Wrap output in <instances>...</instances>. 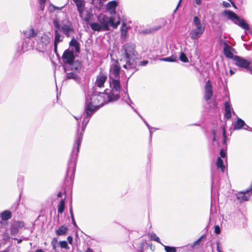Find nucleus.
Segmentation results:
<instances>
[{
  "mask_svg": "<svg viewBox=\"0 0 252 252\" xmlns=\"http://www.w3.org/2000/svg\"><path fill=\"white\" fill-rule=\"evenodd\" d=\"M36 40V44H34L36 49L39 52H44L46 50L50 43V37L46 34L39 33Z\"/></svg>",
  "mask_w": 252,
  "mask_h": 252,
  "instance_id": "nucleus-7",
  "label": "nucleus"
},
{
  "mask_svg": "<svg viewBox=\"0 0 252 252\" xmlns=\"http://www.w3.org/2000/svg\"><path fill=\"white\" fill-rule=\"evenodd\" d=\"M215 232L217 234H219L220 233V229L219 225H215Z\"/></svg>",
  "mask_w": 252,
  "mask_h": 252,
  "instance_id": "nucleus-45",
  "label": "nucleus"
},
{
  "mask_svg": "<svg viewBox=\"0 0 252 252\" xmlns=\"http://www.w3.org/2000/svg\"><path fill=\"white\" fill-rule=\"evenodd\" d=\"M213 95L212 86L210 82L208 81L205 86V96L206 101L209 100Z\"/></svg>",
  "mask_w": 252,
  "mask_h": 252,
  "instance_id": "nucleus-13",
  "label": "nucleus"
},
{
  "mask_svg": "<svg viewBox=\"0 0 252 252\" xmlns=\"http://www.w3.org/2000/svg\"><path fill=\"white\" fill-rule=\"evenodd\" d=\"M196 4L197 5H200L201 3V0H194Z\"/></svg>",
  "mask_w": 252,
  "mask_h": 252,
  "instance_id": "nucleus-56",
  "label": "nucleus"
},
{
  "mask_svg": "<svg viewBox=\"0 0 252 252\" xmlns=\"http://www.w3.org/2000/svg\"><path fill=\"white\" fill-rule=\"evenodd\" d=\"M55 32V40H54V51L55 52H57V46L58 43L61 42L63 40V36H62L60 33L59 32V31H57L56 29H54Z\"/></svg>",
  "mask_w": 252,
  "mask_h": 252,
  "instance_id": "nucleus-17",
  "label": "nucleus"
},
{
  "mask_svg": "<svg viewBox=\"0 0 252 252\" xmlns=\"http://www.w3.org/2000/svg\"><path fill=\"white\" fill-rule=\"evenodd\" d=\"M90 27L94 31L99 32L103 31V28L100 23H93L90 24Z\"/></svg>",
  "mask_w": 252,
  "mask_h": 252,
  "instance_id": "nucleus-27",
  "label": "nucleus"
},
{
  "mask_svg": "<svg viewBox=\"0 0 252 252\" xmlns=\"http://www.w3.org/2000/svg\"><path fill=\"white\" fill-rule=\"evenodd\" d=\"M180 60L183 63L189 62L188 58L187 56L183 52H181L179 56Z\"/></svg>",
  "mask_w": 252,
  "mask_h": 252,
  "instance_id": "nucleus-35",
  "label": "nucleus"
},
{
  "mask_svg": "<svg viewBox=\"0 0 252 252\" xmlns=\"http://www.w3.org/2000/svg\"><path fill=\"white\" fill-rule=\"evenodd\" d=\"M81 18L86 22H89L92 18L93 15L89 11H85L82 12V15H79Z\"/></svg>",
  "mask_w": 252,
  "mask_h": 252,
  "instance_id": "nucleus-24",
  "label": "nucleus"
},
{
  "mask_svg": "<svg viewBox=\"0 0 252 252\" xmlns=\"http://www.w3.org/2000/svg\"><path fill=\"white\" fill-rule=\"evenodd\" d=\"M138 115H139V116L141 118V119L143 121L144 123L145 124V125H146V126H147L148 128L149 129V131H150V138H151L152 137V130L154 129V130H155L156 128H154V127H151L147 123V122L142 118V117L139 114H138Z\"/></svg>",
  "mask_w": 252,
  "mask_h": 252,
  "instance_id": "nucleus-32",
  "label": "nucleus"
},
{
  "mask_svg": "<svg viewBox=\"0 0 252 252\" xmlns=\"http://www.w3.org/2000/svg\"><path fill=\"white\" fill-rule=\"evenodd\" d=\"M222 4L224 7H229L230 6L229 3L228 2L223 1Z\"/></svg>",
  "mask_w": 252,
  "mask_h": 252,
  "instance_id": "nucleus-49",
  "label": "nucleus"
},
{
  "mask_svg": "<svg viewBox=\"0 0 252 252\" xmlns=\"http://www.w3.org/2000/svg\"><path fill=\"white\" fill-rule=\"evenodd\" d=\"M204 235H202L201 237H200L199 239H198L196 241L194 242L192 244L191 247L192 248H194V246H195L197 245H198L199 242L201 241V239L203 238Z\"/></svg>",
  "mask_w": 252,
  "mask_h": 252,
  "instance_id": "nucleus-39",
  "label": "nucleus"
},
{
  "mask_svg": "<svg viewBox=\"0 0 252 252\" xmlns=\"http://www.w3.org/2000/svg\"><path fill=\"white\" fill-rule=\"evenodd\" d=\"M3 237L4 238L8 239L9 238L8 233L7 232H4L3 233Z\"/></svg>",
  "mask_w": 252,
  "mask_h": 252,
  "instance_id": "nucleus-55",
  "label": "nucleus"
},
{
  "mask_svg": "<svg viewBox=\"0 0 252 252\" xmlns=\"http://www.w3.org/2000/svg\"><path fill=\"white\" fill-rule=\"evenodd\" d=\"M222 130H223L222 135L223 137V143L225 144L226 136V131H225V128L224 127H222Z\"/></svg>",
  "mask_w": 252,
  "mask_h": 252,
  "instance_id": "nucleus-42",
  "label": "nucleus"
},
{
  "mask_svg": "<svg viewBox=\"0 0 252 252\" xmlns=\"http://www.w3.org/2000/svg\"><path fill=\"white\" fill-rule=\"evenodd\" d=\"M23 225V223L21 221H17L12 224L10 227V233L12 235H16L18 231L19 228Z\"/></svg>",
  "mask_w": 252,
  "mask_h": 252,
  "instance_id": "nucleus-19",
  "label": "nucleus"
},
{
  "mask_svg": "<svg viewBox=\"0 0 252 252\" xmlns=\"http://www.w3.org/2000/svg\"><path fill=\"white\" fill-rule=\"evenodd\" d=\"M181 0H179V2H178V5H177V7H176V9H175V10L174 12H175V11L177 10V9L178 8V7H179V5H180V3H181Z\"/></svg>",
  "mask_w": 252,
  "mask_h": 252,
  "instance_id": "nucleus-58",
  "label": "nucleus"
},
{
  "mask_svg": "<svg viewBox=\"0 0 252 252\" xmlns=\"http://www.w3.org/2000/svg\"><path fill=\"white\" fill-rule=\"evenodd\" d=\"M162 245L164 247L166 252H177L175 247L165 246L163 244H162Z\"/></svg>",
  "mask_w": 252,
  "mask_h": 252,
  "instance_id": "nucleus-34",
  "label": "nucleus"
},
{
  "mask_svg": "<svg viewBox=\"0 0 252 252\" xmlns=\"http://www.w3.org/2000/svg\"><path fill=\"white\" fill-rule=\"evenodd\" d=\"M114 91H110L109 93L107 92V90L104 91L105 94L106 104L109 102H112L117 101L120 98L119 93H115Z\"/></svg>",
  "mask_w": 252,
  "mask_h": 252,
  "instance_id": "nucleus-10",
  "label": "nucleus"
},
{
  "mask_svg": "<svg viewBox=\"0 0 252 252\" xmlns=\"http://www.w3.org/2000/svg\"><path fill=\"white\" fill-rule=\"evenodd\" d=\"M69 213H70V215L73 214L72 209L71 208H70L69 209Z\"/></svg>",
  "mask_w": 252,
  "mask_h": 252,
  "instance_id": "nucleus-64",
  "label": "nucleus"
},
{
  "mask_svg": "<svg viewBox=\"0 0 252 252\" xmlns=\"http://www.w3.org/2000/svg\"><path fill=\"white\" fill-rule=\"evenodd\" d=\"M97 20L103 28V31H107L109 30V26H111L113 29H116L120 24L121 21L120 17L116 22H115V19L113 16L108 17L104 14H100Z\"/></svg>",
  "mask_w": 252,
  "mask_h": 252,
  "instance_id": "nucleus-5",
  "label": "nucleus"
},
{
  "mask_svg": "<svg viewBox=\"0 0 252 252\" xmlns=\"http://www.w3.org/2000/svg\"><path fill=\"white\" fill-rule=\"evenodd\" d=\"M225 107V117L227 119H230L231 117V107L230 103L226 101L224 103Z\"/></svg>",
  "mask_w": 252,
  "mask_h": 252,
  "instance_id": "nucleus-26",
  "label": "nucleus"
},
{
  "mask_svg": "<svg viewBox=\"0 0 252 252\" xmlns=\"http://www.w3.org/2000/svg\"><path fill=\"white\" fill-rule=\"evenodd\" d=\"M0 217L2 220L0 221V223L2 225H4L5 224L2 222V220L6 221L10 219L12 217V213L8 210H5L1 213Z\"/></svg>",
  "mask_w": 252,
  "mask_h": 252,
  "instance_id": "nucleus-21",
  "label": "nucleus"
},
{
  "mask_svg": "<svg viewBox=\"0 0 252 252\" xmlns=\"http://www.w3.org/2000/svg\"><path fill=\"white\" fill-rule=\"evenodd\" d=\"M53 23L57 31L62 32L67 37L71 36L74 32L72 23L69 20L67 14L65 12H59Z\"/></svg>",
  "mask_w": 252,
  "mask_h": 252,
  "instance_id": "nucleus-3",
  "label": "nucleus"
},
{
  "mask_svg": "<svg viewBox=\"0 0 252 252\" xmlns=\"http://www.w3.org/2000/svg\"><path fill=\"white\" fill-rule=\"evenodd\" d=\"M46 0H39V2L42 3H45Z\"/></svg>",
  "mask_w": 252,
  "mask_h": 252,
  "instance_id": "nucleus-62",
  "label": "nucleus"
},
{
  "mask_svg": "<svg viewBox=\"0 0 252 252\" xmlns=\"http://www.w3.org/2000/svg\"><path fill=\"white\" fill-rule=\"evenodd\" d=\"M222 14L244 30L248 31L250 29L249 24L243 19H241L238 17L234 12L229 10H225L223 11Z\"/></svg>",
  "mask_w": 252,
  "mask_h": 252,
  "instance_id": "nucleus-6",
  "label": "nucleus"
},
{
  "mask_svg": "<svg viewBox=\"0 0 252 252\" xmlns=\"http://www.w3.org/2000/svg\"><path fill=\"white\" fill-rule=\"evenodd\" d=\"M135 45L131 42L124 44L118 52L119 58L114 60L109 69L110 78H120L121 66L131 74L139 69L137 67L138 53Z\"/></svg>",
  "mask_w": 252,
  "mask_h": 252,
  "instance_id": "nucleus-2",
  "label": "nucleus"
},
{
  "mask_svg": "<svg viewBox=\"0 0 252 252\" xmlns=\"http://www.w3.org/2000/svg\"><path fill=\"white\" fill-rule=\"evenodd\" d=\"M128 101H127V102H126V104H127L128 105H129V106L131 107V108H132L133 110H134V111L136 113L138 114V112L136 111V110H135V109H134V108L131 106V104L133 103V102H132V101H131V99H130V97H128Z\"/></svg>",
  "mask_w": 252,
  "mask_h": 252,
  "instance_id": "nucleus-43",
  "label": "nucleus"
},
{
  "mask_svg": "<svg viewBox=\"0 0 252 252\" xmlns=\"http://www.w3.org/2000/svg\"><path fill=\"white\" fill-rule=\"evenodd\" d=\"M70 47H73L76 52L79 53L80 51L79 44L77 41L73 37L69 42Z\"/></svg>",
  "mask_w": 252,
  "mask_h": 252,
  "instance_id": "nucleus-25",
  "label": "nucleus"
},
{
  "mask_svg": "<svg viewBox=\"0 0 252 252\" xmlns=\"http://www.w3.org/2000/svg\"><path fill=\"white\" fill-rule=\"evenodd\" d=\"M150 237L151 238L152 240H154L156 242H157L159 243H160V244H162L161 242H160V239L157 236V235L154 233H152L150 234Z\"/></svg>",
  "mask_w": 252,
  "mask_h": 252,
  "instance_id": "nucleus-37",
  "label": "nucleus"
},
{
  "mask_svg": "<svg viewBox=\"0 0 252 252\" xmlns=\"http://www.w3.org/2000/svg\"><path fill=\"white\" fill-rule=\"evenodd\" d=\"M149 63L147 60H144L140 62L138 64L137 63V67L139 68V66H145Z\"/></svg>",
  "mask_w": 252,
  "mask_h": 252,
  "instance_id": "nucleus-40",
  "label": "nucleus"
},
{
  "mask_svg": "<svg viewBox=\"0 0 252 252\" xmlns=\"http://www.w3.org/2000/svg\"><path fill=\"white\" fill-rule=\"evenodd\" d=\"M64 199H62L60 202L58 207V212L59 213L62 214L64 211L65 205Z\"/></svg>",
  "mask_w": 252,
  "mask_h": 252,
  "instance_id": "nucleus-30",
  "label": "nucleus"
},
{
  "mask_svg": "<svg viewBox=\"0 0 252 252\" xmlns=\"http://www.w3.org/2000/svg\"><path fill=\"white\" fill-rule=\"evenodd\" d=\"M128 97H129V95L127 93V91H126L125 92V96H123L122 100L124 101L126 103L128 101Z\"/></svg>",
  "mask_w": 252,
  "mask_h": 252,
  "instance_id": "nucleus-41",
  "label": "nucleus"
},
{
  "mask_svg": "<svg viewBox=\"0 0 252 252\" xmlns=\"http://www.w3.org/2000/svg\"><path fill=\"white\" fill-rule=\"evenodd\" d=\"M75 3L79 15H82L85 7V2L84 0H72Z\"/></svg>",
  "mask_w": 252,
  "mask_h": 252,
  "instance_id": "nucleus-16",
  "label": "nucleus"
},
{
  "mask_svg": "<svg viewBox=\"0 0 252 252\" xmlns=\"http://www.w3.org/2000/svg\"><path fill=\"white\" fill-rule=\"evenodd\" d=\"M23 33L25 37V39L22 45L21 50L23 52H25L34 47V42L32 40V38L34 37L37 38L38 34L32 27L25 31H23Z\"/></svg>",
  "mask_w": 252,
  "mask_h": 252,
  "instance_id": "nucleus-4",
  "label": "nucleus"
},
{
  "mask_svg": "<svg viewBox=\"0 0 252 252\" xmlns=\"http://www.w3.org/2000/svg\"><path fill=\"white\" fill-rule=\"evenodd\" d=\"M117 5L118 2L116 0H112L109 2L106 5L107 11L111 14H115Z\"/></svg>",
  "mask_w": 252,
  "mask_h": 252,
  "instance_id": "nucleus-18",
  "label": "nucleus"
},
{
  "mask_svg": "<svg viewBox=\"0 0 252 252\" xmlns=\"http://www.w3.org/2000/svg\"><path fill=\"white\" fill-rule=\"evenodd\" d=\"M107 77L104 74H100L97 77L95 82V86L99 88H102L104 87Z\"/></svg>",
  "mask_w": 252,
  "mask_h": 252,
  "instance_id": "nucleus-14",
  "label": "nucleus"
},
{
  "mask_svg": "<svg viewBox=\"0 0 252 252\" xmlns=\"http://www.w3.org/2000/svg\"><path fill=\"white\" fill-rule=\"evenodd\" d=\"M60 245L62 248H64V249H68L67 243L65 241H60Z\"/></svg>",
  "mask_w": 252,
  "mask_h": 252,
  "instance_id": "nucleus-38",
  "label": "nucleus"
},
{
  "mask_svg": "<svg viewBox=\"0 0 252 252\" xmlns=\"http://www.w3.org/2000/svg\"><path fill=\"white\" fill-rule=\"evenodd\" d=\"M229 72L231 76L233 75L235 73L234 71H233L232 69H230Z\"/></svg>",
  "mask_w": 252,
  "mask_h": 252,
  "instance_id": "nucleus-60",
  "label": "nucleus"
},
{
  "mask_svg": "<svg viewBox=\"0 0 252 252\" xmlns=\"http://www.w3.org/2000/svg\"><path fill=\"white\" fill-rule=\"evenodd\" d=\"M56 243H57V240L56 239H54V240L52 242V245L53 247V249L55 251H56Z\"/></svg>",
  "mask_w": 252,
  "mask_h": 252,
  "instance_id": "nucleus-46",
  "label": "nucleus"
},
{
  "mask_svg": "<svg viewBox=\"0 0 252 252\" xmlns=\"http://www.w3.org/2000/svg\"><path fill=\"white\" fill-rule=\"evenodd\" d=\"M85 252H94L90 248H88Z\"/></svg>",
  "mask_w": 252,
  "mask_h": 252,
  "instance_id": "nucleus-57",
  "label": "nucleus"
},
{
  "mask_svg": "<svg viewBox=\"0 0 252 252\" xmlns=\"http://www.w3.org/2000/svg\"><path fill=\"white\" fill-rule=\"evenodd\" d=\"M216 165L218 169H220L223 173L224 172L225 166L223 165L222 159L220 157H218L217 158Z\"/></svg>",
  "mask_w": 252,
  "mask_h": 252,
  "instance_id": "nucleus-28",
  "label": "nucleus"
},
{
  "mask_svg": "<svg viewBox=\"0 0 252 252\" xmlns=\"http://www.w3.org/2000/svg\"><path fill=\"white\" fill-rule=\"evenodd\" d=\"M128 101H127V102H126V104H127L128 105H129V106L131 107V108H132L133 110H134V111L136 113L138 114V112L136 111V110H135V109H134V108L131 106V104L133 103V102H132V101H131V99H130V97H128Z\"/></svg>",
  "mask_w": 252,
  "mask_h": 252,
  "instance_id": "nucleus-44",
  "label": "nucleus"
},
{
  "mask_svg": "<svg viewBox=\"0 0 252 252\" xmlns=\"http://www.w3.org/2000/svg\"><path fill=\"white\" fill-rule=\"evenodd\" d=\"M245 122L241 119L238 118L236 123L234 125V129L235 130H239L245 126Z\"/></svg>",
  "mask_w": 252,
  "mask_h": 252,
  "instance_id": "nucleus-23",
  "label": "nucleus"
},
{
  "mask_svg": "<svg viewBox=\"0 0 252 252\" xmlns=\"http://www.w3.org/2000/svg\"><path fill=\"white\" fill-rule=\"evenodd\" d=\"M128 29V27L126 26V24L123 22L121 29V39L123 41L126 40Z\"/></svg>",
  "mask_w": 252,
  "mask_h": 252,
  "instance_id": "nucleus-20",
  "label": "nucleus"
},
{
  "mask_svg": "<svg viewBox=\"0 0 252 252\" xmlns=\"http://www.w3.org/2000/svg\"><path fill=\"white\" fill-rule=\"evenodd\" d=\"M138 115H139V116L141 118V119L143 121L144 123L145 124V125H146V126H147L148 128L149 129V131H150V138H151L152 137V130L154 129V130H155L156 128H154V127H151L147 123V122L142 118V117L139 114H138Z\"/></svg>",
  "mask_w": 252,
  "mask_h": 252,
  "instance_id": "nucleus-33",
  "label": "nucleus"
},
{
  "mask_svg": "<svg viewBox=\"0 0 252 252\" xmlns=\"http://www.w3.org/2000/svg\"><path fill=\"white\" fill-rule=\"evenodd\" d=\"M75 57L72 51L66 50L62 56L63 62L69 65H71L74 60Z\"/></svg>",
  "mask_w": 252,
  "mask_h": 252,
  "instance_id": "nucleus-9",
  "label": "nucleus"
},
{
  "mask_svg": "<svg viewBox=\"0 0 252 252\" xmlns=\"http://www.w3.org/2000/svg\"><path fill=\"white\" fill-rule=\"evenodd\" d=\"M205 29H203L195 28L192 29L189 33L190 38L193 40L197 39L202 35Z\"/></svg>",
  "mask_w": 252,
  "mask_h": 252,
  "instance_id": "nucleus-15",
  "label": "nucleus"
},
{
  "mask_svg": "<svg viewBox=\"0 0 252 252\" xmlns=\"http://www.w3.org/2000/svg\"><path fill=\"white\" fill-rule=\"evenodd\" d=\"M62 196V193L61 192H60L58 193L57 196L58 197H61Z\"/></svg>",
  "mask_w": 252,
  "mask_h": 252,
  "instance_id": "nucleus-61",
  "label": "nucleus"
},
{
  "mask_svg": "<svg viewBox=\"0 0 252 252\" xmlns=\"http://www.w3.org/2000/svg\"><path fill=\"white\" fill-rule=\"evenodd\" d=\"M52 5L53 7L54 10H61L64 7V6L59 7L54 6L53 5Z\"/></svg>",
  "mask_w": 252,
  "mask_h": 252,
  "instance_id": "nucleus-52",
  "label": "nucleus"
},
{
  "mask_svg": "<svg viewBox=\"0 0 252 252\" xmlns=\"http://www.w3.org/2000/svg\"><path fill=\"white\" fill-rule=\"evenodd\" d=\"M67 239V241H68V243L69 244H72V237L71 236H68Z\"/></svg>",
  "mask_w": 252,
  "mask_h": 252,
  "instance_id": "nucleus-54",
  "label": "nucleus"
},
{
  "mask_svg": "<svg viewBox=\"0 0 252 252\" xmlns=\"http://www.w3.org/2000/svg\"><path fill=\"white\" fill-rule=\"evenodd\" d=\"M77 77L78 75L73 72H69L66 74V78L69 79H72L76 80L77 79Z\"/></svg>",
  "mask_w": 252,
  "mask_h": 252,
  "instance_id": "nucleus-36",
  "label": "nucleus"
},
{
  "mask_svg": "<svg viewBox=\"0 0 252 252\" xmlns=\"http://www.w3.org/2000/svg\"><path fill=\"white\" fill-rule=\"evenodd\" d=\"M223 45V51L225 56L227 58L233 60L234 56L233 55L232 52H234L235 49L226 42L224 43Z\"/></svg>",
  "mask_w": 252,
  "mask_h": 252,
  "instance_id": "nucleus-12",
  "label": "nucleus"
},
{
  "mask_svg": "<svg viewBox=\"0 0 252 252\" xmlns=\"http://www.w3.org/2000/svg\"><path fill=\"white\" fill-rule=\"evenodd\" d=\"M217 252H222L221 250L220 247V243L219 242L217 243Z\"/></svg>",
  "mask_w": 252,
  "mask_h": 252,
  "instance_id": "nucleus-48",
  "label": "nucleus"
},
{
  "mask_svg": "<svg viewBox=\"0 0 252 252\" xmlns=\"http://www.w3.org/2000/svg\"><path fill=\"white\" fill-rule=\"evenodd\" d=\"M67 230V227L62 225L56 230V234L59 236L63 235L66 233Z\"/></svg>",
  "mask_w": 252,
  "mask_h": 252,
  "instance_id": "nucleus-29",
  "label": "nucleus"
},
{
  "mask_svg": "<svg viewBox=\"0 0 252 252\" xmlns=\"http://www.w3.org/2000/svg\"><path fill=\"white\" fill-rule=\"evenodd\" d=\"M193 24L195 26V28L205 29V27L203 24L201 23V21L198 16H194L193 20Z\"/></svg>",
  "mask_w": 252,
  "mask_h": 252,
  "instance_id": "nucleus-22",
  "label": "nucleus"
},
{
  "mask_svg": "<svg viewBox=\"0 0 252 252\" xmlns=\"http://www.w3.org/2000/svg\"><path fill=\"white\" fill-rule=\"evenodd\" d=\"M120 78H110V86L111 91L119 93L121 86L120 83Z\"/></svg>",
  "mask_w": 252,
  "mask_h": 252,
  "instance_id": "nucleus-11",
  "label": "nucleus"
},
{
  "mask_svg": "<svg viewBox=\"0 0 252 252\" xmlns=\"http://www.w3.org/2000/svg\"><path fill=\"white\" fill-rule=\"evenodd\" d=\"M233 60L234 62V64L239 67L247 69L251 64L250 61L237 55L234 56V58Z\"/></svg>",
  "mask_w": 252,
  "mask_h": 252,
  "instance_id": "nucleus-8",
  "label": "nucleus"
},
{
  "mask_svg": "<svg viewBox=\"0 0 252 252\" xmlns=\"http://www.w3.org/2000/svg\"><path fill=\"white\" fill-rule=\"evenodd\" d=\"M44 7H45V3H40L39 11H41V12H42L44 9Z\"/></svg>",
  "mask_w": 252,
  "mask_h": 252,
  "instance_id": "nucleus-47",
  "label": "nucleus"
},
{
  "mask_svg": "<svg viewBox=\"0 0 252 252\" xmlns=\"http://www.w3.org/2000/svg\"><path fill=\"white\" fill-rule=\"evenodd\" d=\"M212 133H213V141L214 142L216 140V131L214 130H213L212 131Z\"/></svg>",
  "mask_w": 252,
  "mask_h": 252,
  "instance_id": "nucleus-51",
  "label": "nucleus"
},
{
  "mask_svg": "<svg viewBox=\"0 0 252 252\" xmlns=\"http://www.w3.org/2000/svg\"><path fill=\"white\" fill-rule=\"evenodd\" d=\"M106 104V99L104 93L96 92L91 94H88L86 96L84 112L82 115L83 118L82 123V131L79 135L78 136L71 152L66 173V177L70 179L74 178L78 153L82 142V135L86 126L95 112Z\"/></svg>",
  "mask_w": 252,
  "mask_h": 252,
  "instance_id": "nucleus-1",
  "label": "nucleus"
},
{
  "mask_svg": "<svg viewBox=\"0 0 252 252\" xmlns=\"http://www.w3.org/2000/svg\"><path fill=\"white\" fill-rule=\"evenodd\" d=\"M35 252H45L42 251L41 249L37 250Z\"/></svg>",
  "mask_w": 252,
  "mask_h": 252,
  "instance_id": "nucleus-63",
  "label": "nucleus"
},
{
  "mask_svg": "<svg viewBox=\"0 0 252 252\" xmlns=\"http://www.w3.org/2000/svg\"><path fill=\"white\" fill-rule=\"evenodd\" d=\"M243 128L246 130H252V128L250 127L246 124L245 126H243Z\"/></svg>",
  "mask_w": 252,
  "mask_h": 252,
  "instance_id": "nucleus-53",
  "label": "nucleus"
},
{
  "mask_svg": "<svg viewBox=\"0 0 252 252\" xmlns=\"http://www.w3.org/2000/svg\"><path fill=\"white\" fill-rule=\"evenodd\" d=\"M160 60L165 62H174L177 61V58L174 56H172L171 57L162 58Z\"/></svg>",
  "mask_w": 252,
  "mask_h": 252,
  "instance_id": "nucleus-31",
  "label": "nucleus"
},
{
  "mask_svg": "<svg viewBox=\"0 0 252 252\" xmlns=\"http://www.w3.org/2000/svg\"><path fill=\"white\" fill-rule=\"evenodd\" d=\"M72 221L73 224L74 226V227H77V224H76V222L75 221V220H72Z\"/></svg>",
  "mask_w": 252,
  "mask_h": 252,
  "instance_id": "nucleus-59",
  "label": "nucleus"
},
{
  "mask_svg": "<svg viewBox=\"0 0 252 252\" xmlns=\"http://www.w3.org/2000/svg\"><path fill=\"white\" fill-rule=\"evenodd\" d=\"M220 155L221 157L224 158L226 157V153L224 151H223L222 150H221L220 152Z\"/></svg>",
  "mask_w": 252,
  "mask_h": 252,
  "instance_id": "nucleus-50",
  "label": "nucleus"
}]
</instances>
